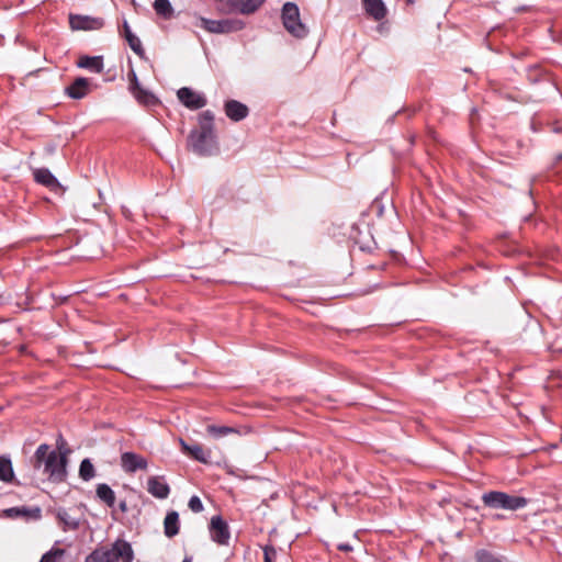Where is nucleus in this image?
<instances>
[{"label": "nucleus", "mask_w": 562, "mask_h": 562, "mask_svg": "<svg viewBox=\"0 0 562 562\" xmlns=\"http://www.w3.org/2000/svg\"><path fill=\"white\" fill-rule=\"evenodd\" d=\"M225 114L234 122H239L248 116V106L239 101L229 100L224 105Z\"/></svg>", "instance_id": "13"}, {"label": "nucleus", "mask_w": 562, "mask_h": 562, "mask_svg": "<svg viewBox=\"0 0 562 562\" xmlns=\"http://www.w3.org/2000/svg\"><path fill=\"white\" fill-rule=\"evenodd\" d=\"M99 238L93 234L72 235V259H92L100 254Z\"/></svg>", "instance_id": "6"}, {"label": "nucleus", "mask_w": 562, "mask_h": 562, "mask_svg": "<svg viewBox=\"0 0 562 562\" xmlns=\"http://www.w3.org/2000/svg\"><path fill=\"white\" fill-rule=\"evenodd\" d=\"M95 476V469L90 459H83L79 467V477L83 481H90Z\"/></svg>", "instance_id": "26"}, {"label": "nucleus", "mask_w": 562, "mask_h": 562, "mask_svg": "<svg viewBox=\"0 0 562 562\" xmlns=\"http://www.w3.org/2000/svg\"><path fill=\"white\" fill-rule=\"evenodd\" d=\"M476 562H505L504 558L488 550L481 549L475 552Z\"/></svg>", "instance_id": "28"}, {"label": "nucleus", "mask_w": 562, "mask_h": 562, "mask_svg": "<svg viewBox=\"0 0 562 562\" xmlns=\"http://www.w3.org/2000/svg\"><path fill=\"white\" fill-rule=\"evenodd\" d=\"M77 66L93 74H101L104 68L102 56H80Z\"/></svg>", "instance_id": "16"}, {"label": "nucleus", "mask_w": 562, "mask_h": 562, "mask_svg": "<svg viewBox=\"0 0 562 562\" xmlns=\"http://www.w3.org/2000/svg\"><path fill=\"white\" fill-rule=\"evenodd\" d=\"M77 525L72 522L71 528L75 529Z\"/></svg>", "instance_id": "40"}, {"label": "nucleus", "mask_w": 562, "mask_h": 562, "mask_svg": "<svg viewBox=\"0 0 562 562\" xmlns=\"http://www.w3.org/2000/svg\"><path fill=\"white\" fill-rule=\"evenodd\" d=\"M180 445L187 454H189L194 460L207 463L211 457L210 451H205L201 445H188L183 439H180Z\"/></svg>", "instance_id": "17"}, {"label": "nucleus", "mask_w": 562, "mask_h": 562, "mask_svg": "<svg viewBox=\"0 0 562 562\" xmlns=\"http://www.w3.org/2000/svg\"><path fill=\"white\" fill-rule=\"evenodd\" d=\"M177 95L180 102L191 110L202 109L206 104V99L203 94L198 93L188 87L179 89Z\"/></svg>", "instance_id": "9"}, {"label": "nucleus", "mask_w": 562, "mask_h": 562, "mask_svg": "<svg viewBox=\"0 0 562 562\" xmlns=\"http://www.w3.org/2000/svg\"><path fill=\"white\" fill-rule=\"evenodd\" d=\"M337 548H338V550L344 551V552H349L352 550V547L348 543H340V544H338Z\"/></svg>", "instance_id": "34"}, {"label": "nucleus", "mask_w": 562, "mask_h": 562, "mask_svg": "<svg viewBox=\"0 0 562 562\" xmlns=\"http://www.w3.org/2000/svg\"><path fill=\"white\" fill-rule=\"evenodd\" d=\"M132 4L136 8L137 3L135 0H132Z\"/></svg>", "instance_id": "39"}, {"label": "nucleus", "mask_w": 562, "mask_h": 562, "mask_svg": "<svg viewBox=\"0 0 562 562\" xmlns=\"http://www.w3.org/2000/svg\"><path fill=\"white\" fill-rule=\"evenodd\" d=\"M34 180L49 189L58 188L59 184L53 173L46 168L35 169L33 172Z\"/></svg>", "instance_id": "20"}, {"label": "nucleus", "mask_w": 562, "mask_h": 562, "mask_svg": "<svg viewBox=\"0 0 562 562\" xmlns=\"http://www.w3.org/2000/svg\"><path fill=\"white\" fill-rule=\"evenodd\" d=\"M121 464L122 468L130 473H134L137 470H146L148 465L147 460L135 452L122 453Z\"/></svg>", "instance_id": "11"}, {"label": "nucleus", "mask_w": 562, "mask_h": 562, "mask_svg": "<svg viewBox=\"0 0 562 562\" xmlns=\"http://www.w3.org/2000/svg\"><path fill=\"white\" fill-rule=\"evenodd\" d=\"M408 2H412L413 0H407Z\"/></svg>", "instance_id": "41"}, {"label": "nucleus", "mask_w": 562, "mask_h": 562, "mask_svg": "<svg viewBox=\"0 0 562 562\" xmlns=\"http://www.w3.org/2000/svg\"><path fill=\"white\" fill-rule=\"evenodd\" d=\"M281 20L284 29L296 38H304L308 27L301 21L300 9L294 2H285L281 10Z\"/></svg>", "instance_id": "5"}, {"label": "nucleus", "mask_w": 562, "mask_h": 562, "mask_svg": "<svg viewBox=\"0 0 562 562\" xmlns=\"http://www.w3.org/2000/svg\"><path fill=\"white\" fill-rule=\"evenodd\" d=\"M147 491L154 497L165 499L169 496L170 487L164 476H151L147 481Z\"/></svg>", "instance_id": "12"}, {"label": "nucleus", "mask_w": 562, "mask_h": 562, "mask_svg": "<svg viewBox=\"0 0 562 562\" xmlns=\"http://www.w3.org/2000/svg\"><path fill=\"white\" fill-rule=\"evenodd\" d=\"M484 506L492 509H505L515 512L522 509L528 505V499L524 496L510 495L501 491H490L482 495Z\"/></svg>", "instance_id": "4"}, {"label": "nucleus", "mask_w": 562, "mask_h": 562, "mask_svg": "<svg viewBox=\"0 0 562 562\" xmlns=\"http://www.w3.org/2000/svg\"><path fill=\"white\" fill-rule=\"evenodd\" d=\"M31 463L35 471L42 472L52 482H61L67 476V451H56L46 443L38 446Z\"/></svg>", "instance_id": "1"}, {"label": "nucleus", "mask_w": 562, "mask_h": 562, "mask_svg": "<svg viewBox=\"0 0 562 562\" xmlns=\"http://www.w3.org/2000/svg\"><path fill=\"white\" fill-rule=\"evenodd\" d=\"M182 562H192V558L191 557H186Z\"/></svg>", "instance_id": "38"}, {"label": "nucleus", "mask_w": 562, "mask_h": 562, "mask_svg": "<svg viewBox=\"0 0 562 562\" xmlns=\"http://www.w3.org/2000/svg\"><path fill=\"white\" fill-rule=\"evenodd\" d=\"M211 539L220 546H227L231 532L227 522L221 516H213L210 522Z\"/></svg>", "instance_id": "8"}, {"label": "nucleus", "mask_w": 562, "mask_h": 562, "mask_svg": "<svg viewBox=\"0 0 562 562\" xmlns=\"http://www.w3.org/2000/svg\"><path fill=\"white\" fill-rule=\"evenodd\" d=\"M188 145L199 156L218 154L220 147L214 131V114L210 110L199 115V127L191 131L188 137Z\"/></svg>", "instance_id": "2"}, {"label": "nucleus", "mask_w": 562, "mask_h": 562, "mask_svg": "<svg viewBox=\"0 0 562 562\" xmlns=\"http://www.w3.org/2000/svg\"><path fill=\"white\" fill-rule=\"evenodd\" d=\"M120 509L122 513H125L127 512V505H126V502L125 501H122L119 505Z\"/></svg>", "instance_id": "35"}, {"label": "nucleus", "mask_w": 562, "mask_h": 562, "mask_svg": "<svg viewBox=\"0 0 562 562\" xmlns=\"http://www.w3.org/2000/svg\"><path fill=\"white\" fill-rule=\"evenodd\" d=\"M64 554H65L64 549L54 547L42 557L40 562H60Z\"/></svg>", "instance_id": "30"}, {"label": "nucleus", "mask_w": 562, "mask_h": 562, "mask_svg": "<svg viewBox=\"0 0 562 562\" xmlns=\"http://www.w3.org/2000/svg\"><path fill=\"white\" fill-rule=\"evenodd\" d=\"M277 557V550L273 546H266L263 548V560L265 562H273Z\"/></svg>", "instance_id": "32"}, {"label": "nucleus", "mask_w": 562, "mask_h": 562, "mask_svg": "<svg viewBox=\"0 0 562 562\" xmlns=\"http://www.w3.org/2000/svg\"><path fill=\"white\" fill-rule=\"evenodd\" d=\"M188 506L189 508L193 512V513H201L203 510V504H202V501L200 499L199 496L196 495H193L190 499H189V503H188Z\"/></svg>", "instance_id": "31"}, {"label": "nucleus", "mask_w": 562, "mask_h": 562, "mask_svg": "<svg viewBox=\"0 0 562 562\" xmlns=\"http://www.w3.org/2000/svg\"><path fill=\"white\" fill-rule=\"evenodd\" d=\"M134 551L130 542L117 539L110 547H100L87 555L85 562H132Z\"/></svg>", "instance_id": "3"}, {"label": "nucleus", "mask_w": 562, "mask_h": 562, "mask_svg": "<svg viewBox=\"0 0 562 562\" xmlns=\"http://www.w3.org/2000/svg\"><path fill=\"white\" fill-rule=\"evenodd\" d=\"M14 473L11 460L7 457H0V480L3 482H11Z\"/></svg>", "instance_id": "25"}, {"label": "nucleus", "mask_w": 562, "mask_h": 562, "mask_svg": "<svg viewBox=\"0 0 562 562\" xmlns=\"http://www.w3.org/2000/svg\"><path fill=\"white\" fill-rule=\"evenodd\" d=\"M179 514L176 510L169 512L164 520V532L166 537L173 538L179 533Z\"/></svg>", "instance_id": "19"}, {"label": "nucleus", "mask_w": 562, "mask_h": 562, "mask_svg": "<svg viewBox=\"0 0 562 562\" xmlns=\"http://www.w3.org/2000/svg\"><path fill=\"white\" fill-rule=\"evenodd\" d=\"M123 29H124V37L125 40L127 41L128 43V46L131 47V49L137 54L138 56H143L144 55V48H143V45H142V42L131 31V27L127 23V21H124L123 22Z\"/></svg>", "instance_id": "22"}, {"label": "nucleus", "mask_w": 562, "mask_h": 562, "mask_svg": "<svg viewBox=\"0 0 562 562\" xmlns=\"http://www.w3.org/2000/svg\"><path fill=\"white\" fill-rule=\"evenodd\" d=\"M201 26L210 33L228 34L243 30L245 23L238 19L210 20L202 18Z\"/></svg>", "instance_id": "7"}, {"label": "nucleus", "mask_w": 562, "mask_h": 562, "mask_svg": "<svg viewBox=\"0 0 562 562\" xmlns=\"http://www.w3.org/2000/svg\"><path fill=\"white\" fill-rule=\"evenodd\" d=\"M10 517H25L27 519H38L41 518V509L38 507L27 508V507H12L7 510Z\"/></svg>", "instance_id": "23"}, {"label": "nucleus", "mask_w": 562, "mask_h": 562, "mask_svg": "<svg viewBox=\"0 0 562 562\" xmlns=\"http://www.w3.org/2000/svg\"><path fill=\"white\" fill-rule=\"evenodd\" d=\"M553 351L562 352V347H557L555 345L552 346Z\"/></svg>", "instance_id": "37"}, {"label": "nucleus", "mask_w": 562, "mask_h": 562, "mask_svg": "<svg viewBox=\"0 0 562 562\" xmlns=\"http://www.w3.org/2000/svg\"><path fill=\"white\" fill-rule=\"evenodd\" d=\"M206 430L214 438H222L231 434H238V431L235 428L228 426L209 425Z\"/></svg>", "instance_id": "27"}, {"label": "nucleus", "mask_w": 562, "mask_h": 562, "mask_svg": "<svg viewBox=\"0 0 562 562\" xmlns=\"http://www.w3.org/2000/svg\"><path fill=\"white\" fill-rule=\"evenodd\" d=\"M362 4L366 13L375 21L386 16L387 9L382 0H362Z\"/></svg>", "instance_id": "15"}, {"label": "nucleus", "mask_w": 562, "mask_h": 562, "mask_svg": "<svg viewBox=\"0 0 562 562\" xmlns=\"http://www.w3.org/2000/svg\"><path fill=\"white\" fill-rule=\"evenodd\" d=\"M153 7L155 12L164 19H170L173 15V8L169 0H155Z\"/></svg>", "instance_id": "24"}, {"label": "nucleus", "mask_w": 562, "mask_h": 562, "mask_svg": "<svg viewBox=\"0 0 562 562\" xmlns=\"http://www.w3.org/2000/svg\"><path fill=\"white\" fill-rule=\"evenodd\" d=\"M95 495L100 502L105 504L108 507L112 508L115 504V493L114 491L105 483H100L95 487Z\"/></svg>", "instance_id": "21"}, {"label": "nucleus", "mask_w": 562, "mask_h": 562, "mask_svg": "<svg viewBox=\"0 0 562 562\" xmlns=\"http://www.w3.org/2000/svg\"><path fill=\"white\" fill-rule=\"evenodd\" d=\"M104 21L101 18L72 14V31H95L102 29Z\"/></svg>", "instance_id": "10"}, {"label": "nucleus", "mask_w": 562, "mask_h": 562, "mask_svg": "<svg viewBox=\"0 0 562 562\" xmlns=\"http://www.w3.org/2000/svg\"><path fill=\"white\" fill-rule=\"evenodd\" d=\"M265 0H229L228 3L232 9L243 13L250 14L254 13Z\"/></svg>", "instance_id": "18"}, {"label": "nucleus", "mask_w": 562, "mask_h": 562, "mask_svg": "<svg viewBox=\"0 0 562 562\" xmlns=\"http://www.w3.org/2000/svg\"><path fill=\"white\" fill-rule=\"evenodd\" d=\"M94 88L92 80L86 77H77L72 79V99H82L88 95Z\"/></svg>", "instance_id": "14"}, {"label": "nucleus", "mask_w": 562, "mask_h": 562, "mask_svg": "<svg viewBox=\"0 0 562 562\" xmlns=\"http://www.w3.org/2000/svg\"><path fill=\"white\" fill-rule=\"evenodd\" d=\"M64 91H65L66 94L70 95V85L66 86L64 88Z\"/></svg>", "instance_id": "36"}, {"label": "nucleus", "mask_w": 562, "mask_h": 562, "mask_svg": "<svg viewBox=\"0 0 562 562\" xmlns=\"http://www.w3.org/2000/svg\"><path fill=\"white\" fill-rule=\"evenodd\" d=\"M128 78H130V88H131L132 92H134L135 90L140 88L137 76L134 70H132L128 74Z\"/></svg>", "instance_id": "33"}, {"label": "nucleus", "mask_w": 562, "mask_h": 562, "mask_svg": "<svg viewBox=\"0 0 562 562\" xmlns=\"http://www.w3.org/2000/svg\"><path fill=\"white\" fill-rule=\"evenodd\" d=\"M133 94L136 98V100L142 104L154 105L157 103L156 97L142 88L135 90Z\"/></svg>", "instance_id": "29"}]
</instances>
